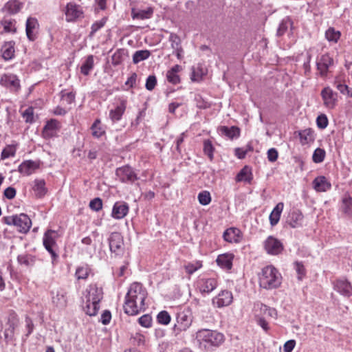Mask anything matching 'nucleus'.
<instances>
[{"mask_svg":"<svg viewBox=\"0 0 352 352\" xmlns=\"http://www.w3.org/2000/svg\"><path fill=\"white\" fill-rule=\"evenodd\" d=\"M146 294L141 284L133 283L126 296L124 305V312L128 315H136L142 309H144V300Z\"/></svg>","mask_w":352,"mask_h":352,"instance_id":"obj_1","label":"nucleus"},{"mask_svg":"<svg viewBox=\"0 0 352 352\" xmlns=\"http://www.w3.org/2000/svg\"><path fill=\"white\" fill-rule=\"evenodd\" d=\"M195 338L199 344L206 349L219 346L224 341V336L222 333L207 329L199 330Z\"/></svg>","mask_w":352,"mask_h":352,"instance_id":"obj_2","label":"nucleus"},{"mask_svg":"<svg viewBox=\"0 0 352 352\" xmlns=\"http://www.w3.org/2000/svg\"><path fill=\"white\" fill-rule=\"evenodd\" d=\"M281 283V276L273 266L264 267L259 274V285L266 289L278 287Z\"/></svg>","mask_w":352,"mask_h":352,"instance_id":"obj_3","label":"nucleus"},{"mask_svg":"<svg viewBox=\"0 0 352 352\" xmlns=\"http://www.w3.org/2000/svg\"><path fill=\"white\" fill-rule=\"evenodd\" d=\"M86 305L84 307L85 313L90 316H96L99 309V302L102 298V289L96 285H90L87 289Z\"/></svg>","mask_w":352,"mask_h":352,"instance_id":"obj_4","label":"nucleus"},{"mask_svg":"<svg viewBox=\"0 0 352 352\" xmlns=\"http://www.w3.org/2000/svg\"><path fill=\"white\" fill-rule=\"evenodd\" d=\"M3 220L4 223L7 225L16 226L18 231L22 233H27L32 226L31 219L24 213L19 215L5 217Z\"/></svg>","mask_w":352,"mask_h":352,"instance_id":"obj_5","label":"nucleus"},{"mask_svg":"<svg viewBox=\"0 0 352 352\" xmlns=\"http://www.w3.org/2000/svg\"><path fill=\"white\" fill-rule=\"evenodd\" d=\"M192 317L189 311H183L177 316V323L175 330L178 331H186L192 324Z\"/></svg>","mask_w":352,"mask_h":352,"instance_id":"obj_6","label":"nucleus"},{"mask_svg":"<svg viewBox=\"0 0 352 352\" xmlns=\"http://www.w3.org/2000/svg\"><path fill=\"white\" fill-rule=\"evenodd\" d=\"M264 248L267 254L277 255L284 249L283 244L277 239L270 236L264 241Z\"/></svg>","mask_w":352,"mask_h":352,"instance_id":"obj_7","label":"nucleus"},{"mask_svg":"<svg viewBox=\"0 0 352 352\" xmlns=\"http://www.w3.org/2000/svg\"><path fill=\"white\" fill-rule=\"evenodd\" d=\"M0 84L14 92L18 91L21 87L19 79L12 74H3L0 79Z\"/></svg>","mask_w":352,"mask_h":352,"instance_id":"obj_8","label":"nucleus"},{"mask_svg":"<svg viewBox=\"0 0 352 352\" xmlns=\"http://www.w3.org/2000/svg\"><path fill=\"white\" fill-rule=\"evenodd\" d=\"M66 21L73 22L82 17L83 12L81 7L73 2L68 3L65 11Z\"/></svg>","mask_w":352,"mask_h":352,"instance_id":"obj_9","label":"nucleus"},{"mask_svg":"<svg viewBox=\"0 0 352 352\" xmlns=\"http://www.w3.org/2000/svg\"><path fill=\"white\" fill-rule=\"evenodd\" d=\"M116 175L122 182L133 183L138 179L137 175L129 166L117 168Z\"/></svg>","mask_w":352,"mask_h":352,"instance_id":"obj_10","label":"nucleus"},{"mask_svg":"<svg viewBox=\"0 0 352 352\" xmlns=\"http://www.w3.org/2000/svg\"><path fill=\"white\" fill-rule=\"evenodd\" d=\"M57 237V232L52 230H48L43 236V245L45 249L50 253L53 258H56L57 257V254L53 250V246L56 245V239Z\"/></svg>","mask_w":352,"mask_h":352,"instance_id":"obj_11","label":"nucleus"},{"mask_svg":"<svg viewBox=\"0 0 352 352\" xmlns=\"http://www.w3.org/2000/svg\"><path fill=\"white\" fill-rule=\"evenodd\" d=\"M109 248L111 252L116 255L120 254L123 250V238L119 232H113L109 238Z\"/></svg>","mask_w":352,"mask_h":352,"instance_id":"obj_12","label":"nucleus"},{"mask_svg":"<svg viewBox=\"0 0 352 352\" xmlns=\"http://www.w3.org/2000/svg\"><path fill=\"white\" fill-rule=\"evenodd\" d=\"M334 289L346 297L352 295V285L346 279H338L333 283Z\"/></svg>","mask_w":352,"mask_h":352,"instance_id":"obj_13","label":"nucleus"},{"mask_svg":"<svg viewBox=\"0 0 352 352\" xmlns=\"http://www.w3.org/2000/svg\"><path fill=\"white\" fill-rule=\"evenodd\" d=\"M321 96L324 101V105L333 109L337 102V94L334 92L330 87H324L321 91Z\"/></svg>","mask_w":352,"mask_h":352,"instance_id":"obj_14","label":"nucleus"},{"mask_svg":"<svg viewBox=\"0 0 352 352\" xmlns=\"http://www.w3.org/2000/svg\"><path fill=\"white\" fill-rule=\"evenodd\" d=\"M52 302L58 308L63 309L67 306V292L65 289L60 288L53 292Z\"/></svg>","mask_w":352,"mask_h":352,"instance_id":"obj_15","label":"nucleus"},{"mask_svg":"<svg viewBox=\"0 0 352 352\" xmlns=\"http://www.w3.org/2000/svg\"><path fill=\"white\" fill-rule=\"evenodd\" d=\"M333 63V58L329 54L322 55L320 59L317 60V69L320 72L321 76H326L329 68Z\"/></svg>","mask_w":352,"mask_h":352,"instance_id":"obj_16","label":"nucleus"},{"mask_svg":"<svg viewBox=\"0 0 352 352\" xmlns=\"http://www.w3.org/2000/svg\"><path fill=\"white\" fill-rule=\"evenodd\" d=\"M303 219L304 217L301 211L294 209L288 216L287 224L293 228H300L302 226Z\"/></svg>","mask_w":352,"mask_h":352,"instance_id":"obj_17","label":"nucleus"},{"mask_svg":"<svg viewBox=\"0 0 352 352\" xmlns=\"http://www.w3.org/2000/svg\"><path fill=\"white\" fill-rule=\"evenodd\" d=\"M38 28V23L36 19L29 17L26 21V35L30 41H34L36 38V30Z\"/></svg>","mask_w":352,"mask_h":352,"instance_id":"obj_18","label":"nucleus"},{"mask_svg":"<svg viewBox=\"0 0 352 352\" xmlns=\"http://www.w3.org/2000/svg\"><path fill=\"white\" fill-rule=\"evenodd\" d=\"M232 301V295L230 292L222 291L217 296H216L212 302L216 304L218 307H222L229 305Z\"/></svg>","mask_w":352,"mask_h":352,"instance_id":"obj_19","label":"nucleus"},{"mask_svg":"<svg viewBox=\"0 0 352 352\" xmlns=\"http://www.w3.org/2000/svg\"><path fill=\"white\" fill-rule=\"evenodd\" d=\"M129 212L128 204L125 202H116L112 210V217L117 219L124 218Z\"/></svg>","mask_w":352,"mask_h":352,"instance_id":"obj_20","label":"nucleus"},{"mask_svg":"<svg viewBox=\"0 0 352 352\" xmlns=\"http://www.w3.org/2000/svg\"><path fill=\"white\" fill-rule=\"evenodd\" d=\"M39 168V162L26 160L19 166L18 170L24 175H30Z\"/></svg>","mask_w":352,"mask_h":352,"instance_id":"obj_21","label":"nucleus"},{"mask_svg":"<svg viewBox=\"0 0 352 352\" xmlns=\"http://www.w3.org/2000/svg\"><path fill=\"white\" fill-rule=\"evenodd\" d=\"M223 237L229 243H239L241 239V231L235 228H228L223 232Z\"/></svg>","mask_w":352,"mask_h":352,"instance_id":"obj_22","label":"nucleus"},{"mask_svg":"<svg viewBox=\"0 0 352 352\" xmlns=\"http://www.w3.org/2000/svg\"><path fill=\"white\" fill-rule=\"evenodd\" d=\"M199 284L202 293H210L217 286V282L214 278H202L199 280Z\"/></svg>","mask_w":352,"mask_h":352,"instance_id":"obj_23","label":"nucleus"},{"mask_svg":"<svg viewBox=\"0 0 352 352\" xmlns=\"http://www.w3.org/2000/svg\"><path fill=\"white\" fill-rule=\"evenodd\" d=\"M234 256L232 254L226 253L219 255L217 258V264L223 269L230 270L232 266V260Z\"/></svg>","mask_w":352,"mask_h":352,"instance_id":"obj_24","label":"nucleus"},{"mask_svg":"<svg viewBox=\"0 0 352 352\" xmlns=\"http://www.w3.org/2000/svg\"><path fill=\"white\" fill-rule=\"evenodd\" d=\"M14 43L12 41L5 43L1 47L2 57L6 60L12 59L14 56Z\"/></svg>","mask_w":352,"mask_h":352,"instance_id":"obj_25","label":"nucleus"},{"mask_svg":"<svg viewBox=\"0 0 352 352\" xmlns=\"http://www.w3.org/2000/svg\"><path fill=\"white\" fill-rule=\"evenodd\" d=\"M255 311H257L258 309L260 311V314L263 316H270L273 318H276L277 311L275 309L268 307L262 303H257L254 306Z\"/></svg>","mask_w":352,"mask_h":352,"instance_id":"obj_26","label":"nucleus"},{"mask_svg":"<svg viewBox=\"0 0 352 352\" xmlns=\"http://www.w3.org/2000/svg\"><path fill=\"white\" fill-rule=\"evenodd\" d=\"M153 13V10L151 8H148L146 10H135L134 8L131 10V16L133 19H150Z\"/></svg>","mask_w":352,"mask_h":352,"instance_id":"obj_27","label":"nucleus"},{"mask_svg":"<svg viewBox=\"0 0 352 352\" xmlns=\"http://www.w3.org/2000/svg\"><path fill=\"white\" fill-rule=\"evenodd\" d=\"M284 204L278 203L270 214V221L272 226L276 225L280 219V214L283 210Z\"/></svg>","mask_w":352,"mask_h":352,"instance_id":"obj_28","label":"nucleus"},{"mask_svg":"<svg viewBox=\"0 0 352 352\" xmlns=\"http://www.w3.org/2000/svg\"><path fill=\"white\" fill-rule=\"evenodd\" d=\"M33 190L36 197L38 198L43 197L47 192L44 179H36Z\"/></svg>","mask_w":352,"mask_h":352,"instance_id":"obj_29","label":"nucleus"},{"mask_svg":"<svg viewBox=\"0 0 352 352\" xmlns=\"http://www.w3.org/2000/svg\"><path fill=\"white\" fill-rule=\"evenodd\" d=\"M313 184L317 191H326L331 186L324 176L316 177L314 180Z\"/></svg>","mask_w":352,"mask_h":352,"instance_id":"obj_30","label":"nucleus"},{"mask_svg":"<svg viewBox=\"0 0 352 352\" xmlns=\"http://www.w3.org/2000/svg\"><path fill=\"white\" fill-rule=\"evenodd\" d=\"M341 210L347 217H352V198L350 196H346L342 199Z\"/></svg>","mask_w":352,"mask_h":352,"instance_id":"obj_31","label":"nucleus"},{"mask_svg":"<svg viewBox=\"0 0 352 352\" xmlns=\"http://www.w3.org/2000/svg\"><path fill=\"white\" fill-rule=\"evenodd\" d=\"M252 173L251 170L248 166L243 168L236 175L237 182H245L250 183L252 180Z\"/></svg>","mask_w":352,"mask_h":352,"instance_id":"obj_32","label":"nucleus"},{"mask_svg":"<svg viewBox=\"0 0 352 352\" xmlns=\"http://www.w3.org/2000/svg\"><path fill=\"white\" fill-rule=\"evenodd\" d=\"M125 108L126 107L124 103L122 102V104L118 106L115 109L111 110L109 113L111 119L113 121L119 120L121 118L122 114L124 113Z\"/></svg>","mask_w":352,"mask_h":352,"instance_id":"obj_33","label":"nucleus"},{"mask_svg":"<svg viewBox=\"0 0 352 352\" xmlns=\"http://www.w3.org/2000/svg\"><path fill=\"white\" fill-rule=\"evenodd\" d=\"M1 25L3 27V30L5 32H12L14 33L16 31V28L15 27V21L12 19H3L0 22Z\"/></svg>","mask_w":352,"mask_h":352,"instance_id":"obj_34","label":"nucleus"},{"mask_svg":"<svg viewBox=\"0 0 352 352\" xmlns=\"http://www.w3.org/2000/svg\"><path fill=\"white\" fill-rule=\"evenodd\" d=\"M94 67V56L92 55H89L87 56L85 63L82 65L80 67V71L82 74L87 76L89 74L90 71Z\"/></svg>","mask_w":352,"mask_h":352,"instance_id":"obj_35","label":"nucleus"},{"mask_svg":"<svg viewBox=\"0 0 352 352\" xmlns=\"http://www.w3.org/2000/svg\"><path fill=\"white\" fill-rule=\"evenodd\" d=\"M21 8V4L16 0L8 1L4 6L5 10L10 14L18 12Z\"/></svg>","mask_w":352,"mask_h":352,"instance_id":"obj_36","label":"nucleus"},{"mask_svg":"<svg viewBox=\"0 0 352 352\" xmlns=\"http://www.w3.org/2000/svg\"><path fill=\"white\" fill-rule=\"evenodd\" d=\"M150 55V51L146 50L136 51L133 56V61L135 64H137L140 61L147 59Z\"/></svg>","mask_w":352,"mask_h":352,"instance_id":"obj_37","label":"nucleus"},{"mask_svg":"<svg viewBox=\"0 0 352 352\" xmlns=\"http://www.w3.org/2000/svg\"><path fill=\"white\" fill-rule=\"evenodd\" d=\"M17 261L19 264L24 265L26 267L32 266L34 263V256L25 254L19 255Z\"/></svg>","mask_w":352,"mask_h":352,"instance_id":"obj_38","label":"nucleus"},{"mask_svg":"<svg viewBox=\"0 0 352 352\" xmlns=\"http://www.w3.org/2000/svg\"><path fill=\"white\" fill-rule=\"evenodd\" d=\"M214 151V148L212 144V142L210 140H206L204 141V153L206 155L210 161H212L214 158L213 153Z\"/></svg>","mask_w":352,"mask_h":352,"instance_id":"obj_39","label":"nucleus"},{"mask_svg":"<svg viewBox=\"0 0 352 352\" xmlns=\"http://www.w3.org/2000/svg\"><path fill=\"white\" fill-rule=\"evenodd\" d=\"M325 36L328 41L336 43L340 38V32L339 31H336L332 28H330L326 31Z\"/></svg>","mask_w":352,"mask_h":352,"instance_id":"obj_40","label":"nucleus"},{"mask_svg":"<svg viewBox=\"0 0 352 352\" xmlns=\"http://www.w3.org/2000/svg\"><path fill=\"white\" fill-rule=\"evenodd\" d=\"M325 157V151L324 149L318 148H316L313 154L312 159L315 163L322 162Z\"/></svg>","mask_w":352,"mask_h":352,"instance_id":"obj_41","label":"nucleus"},{"mask_svg":"<svg viewBox=\"0 0 352 352\" xmlns=\"http://www.w3.org/2000/svg\"><path fill=\"white\" fill-rule=\"evenodd\" d=\"M294 267L298 274V279L302 280L305 276L306 270L302 262L296 261L294 263Z\"/></svg>","mask_w":352,"mask_h":352,"instance_id":"obj_42","label":"nucleus"},{"mask_svg":"<svg viewBox=\"0 0 352 352\" xmlns=\"http://www.w3.org/2000/svg\"><path fill=\"white\" fill-rule=\"evenodd\" d=\"M89 273V268L87 266L79 267L76 271V276L78 279H86Z\"/></svg>","mask_w":352,"mask_h":352,"instance_id":"obj_43","label":"nucleus"},{"mask_svg":"<svg viewBox=\"0 0 352 352\" xmlns=\"http://www.w3.org/2000/svg\"><path fill=\"white\" fill-rule=\"evenodd\" d=\"M198 199L201 205L206 206L211 201L210 194L208 191H203L198 195Z\"/></svg>","mask_w":352,"mask_h":352,"instance_id":"obj_44","label":"nucleus"},{"mask_svg":"<svg viewBox=\"0 0 352 352\" xmlns=\"http://www.w3.org/2000/svg\"><path fill=\"white\" fill-rule=\"evenodd\" d=\"M169 41L171 43V47L173 50H178L182 47L181 39L176 34L171 33L169 36Z\"/></svg>","mask_w":352,"mask_h":352,"instance_id":"obj_45","label":"nucleus"},{"mask_svg":"<svg viewBox=\"0 0 352 352\" xmlns=\"http://www.w3.org/2000/svg\"><path fill=\"white\" fill-rule=\"evenodd\" d=\"M60 97L63 101H65L69 104L75 100V94L72 91L66 92L65 90H62L60 91Z\"/></svg>","mask_w":352,"mask_h":352,"instance_id":"obj_46","label":"nucleus"},{"mask_svg":"<svg viewBox=\"0 0 352 352\" xmlns=\"http://www.w3.org/2000/svg\"><path fill=\"white\" fill-rule=\"evenodd\" d=\"M16 152V148L13 145L7 146L1 152V159L4 160L9 157L14 156Z\"/></svg>","mask_w":352,"mask_h":352,"instance_id":"obj_47","label":"nucleus"},{"mask_svg":"<svg viewBox=\"0 0 352 352\" xmlns=\"http://www.w3.org/2000/svg\"><path fill=\"white\" fill-rule=\"evenodd\" d=\"M157 320L160 324H168L170 321V316L167 311H162L157 315Z\"/></svg>","mask_w":352,"mask_h":352,"instance_id":"obj_48","label":"nucleus"},{"mask_svg":"<svg viewBox=\"0 0 352 352\" xmlns=\"http://www.w3.org/2000/svg\"><path fill=\"white\" fill-rule=\"evenodd\" d=\"M59 129V122L54 119L47 121L45 126L43 128V132L49 130H58Z\"/></svg>","mask_w":352,"mask_h":352,"instance_id":"obj_49","label":"nucleus"},{"mask_svg":"<svg viewBox=\"0 0 352 352\" xmlns=\"http://www.w3.org/2000/svg\"><path fill=\"white\" fill-rule=\"evenodd\" d=\"M157 85V78L155 76L151 75L146 78L145 87L148 91H152Z\"/></svg>","mask_w":352,"mask_h":352,"instance_id":"obj_50","label":"nucleus"},{"mask_svg":"<svg viewBox=\"0 0 352 352\" xmlns=\"http://www.w3.org/2000/svg\"><path fill=\"white\" fill-rule=\"evenodd\" d=\"M89 207L94 211H99L102 207V201L101 199L95 198L92 199L89 203Z\"/></svg>","mask_w":352,"mask_h":352,"instance_id":"obj_51","label":"nucleus"},{"mask_svg":"<svg viewBox=\"0 0 352 352\" xmlns=\"http://www.w3.org/2000/svg\"><path fill=\"white\" fill-rule=\"evenodd\" d=\"M317 126L320 129H324L328 124V120L325 115L318 116L316 119Z\"/></svg>","mask_w":352,"mask_h":352,"instance_id":"obj_52","label":"nucleus"},{"mask_svg":"<svg viewBox=\"0 0 352 352\" xmlns=\"http://www.w3.org/2000/svg\"><path fill=\"white\" fill-rule=\"evenodd\" d=\"M166 78L169 82L174 85L179 83L180 81L179 77L177 75V74L170 70L167 72Z\"/></svg>","mask_w":352,"mask_h":352,"instance_id":"obj_53","label":"nucleus"},{"mask_svg":"<svg viewBox=\"0 0 352 352\" xmlns=\"http://www.w3.org/2000/svg\"><path fill=\"white\" fill-rule=\"evenodd\" d=\"M23 118L27 122H32L34 120V109L32 107H28L22 113Z\"/></svg>","mask_w":352,"mask_h":352,"instance_id":"obj_54","label":"nucleus"},{"mask_svg":"<svg viewBox=\"0 0 352 352\" xmlns=\"http://www.w3.org/2000/svg\"><path fill=\"white\" fill-rule=\"evenodd\" d=\"M139 323L144 327H149L151 325L152 318L148 314L142 316L138 319Z\"/></svg>","mask_w":352,"mask_h":352,"instance_id":"obj_55","label":"nucleus"},{"mask_svg":"<svg viewBox=\"0 0 352 352\" xmlns=\"http://www.w3.org/2000/svg\"><path fill=\"white\" fill-rule=\"evenodd\" d=\"M105 23L106 19H102L101 20L95 22L91 25V31L90 34L93 35L94 34H95L98 30H100L104 25Z\"/></svg>","mask_w":352,"mask_h":352,"instance_id":"obj_56","label":"nucleus"},{"mask_svg":"<svg viewBox=\"0 0 352 352\" xmlns=\"http://www.w3.org/2000/svg\"><path fill=\"white\" fill-rule=\"evenodd\" d=\"M16 195V190L12 187H8L4 190V196L9 199H13Z\"/></svg>","mask_w":352,"mask_h":352,"instance_id":"obj_57","label":"nucleus"},{"mask_svg":"<svg viewBox=\"0 0 352 352\" xmlns=\"http://www.w3.org/2000/svg\"><path fill=\"white\" fill-rule=\"evenodd\" d=\"M267 158L270 162H275L278 158V152L275 148H270L267 151Z\"/></svg>","mask_w":352,"mask_h":352,"instance_id":"obj_58","label":"nucleus"},{"mask_svg":"<svg viewBox=\"0 0 352 352\" xmlns=\"http://www.w3.org/2000/svg\"><path fill=\"white\" fill-rule=\"evenodd\" d=\"M25 323H26V329H27V333L26 337H28L32 332L34 329V324L32 321V320L29 317L25 318Z\"/></svg>","mask_w":352,"mask_h":352,"instance_id":"obj_59","label":"nucleus"},{"mask_svg":"<svg viewBox=\"0 0 352 352\" xmlns=\"http://www.w3.org/2000/svg\"><path fill=\"white\" fill-rule=\"evenodd\" d=\"M336 88L342 93V94H349V87L344 84H342L341 82H336Z\"/></svg>","mask_w":352,"mask_h":352,"instance_id":"obj_60","label":"nucleus"},{"mask_svg":"<svg viewBox=\"0 0 352 352\" xmlns=\"http://www.w3.org/2000/svg\"><path fill=\"white\" fill-rule=\"evenodd\" d=\"M111 318V312L108 310H105L102 314V322L104 324L109 323Z\"/></svg>","mask_w":352,"mask_h":352,"instance_id":"obj_61","label":"nucleus"},{"mask_svg":"<svg viewBox=\"0 0 352 352\" xmlns=\"http://www.w3.org/2000/svg\"><path fill=\"white\" fill-rule=\"evenodd\" d=\"M137 77L138 76L136 73H133L126 81L125 85L130 87H133L135 85Z\"/></svg>","mask_w":352,"mask_h":352,"instance_id":"obj_62","label":"nucleus"},{"mask_svg":"<svg viewBox=\"0 0 352 352\" xmlns=\"http://www.w3.org/2000/svg\"><path fill=\"white\" fill-rule=\"evenodd\" d=\"M201 265L197 264V265H195L193 264H188L186 266V270L187 273L189 274H192L195 271H197L199 268H200Z\"/></svg>","mask_w":352,"mask_h":352,"instance_id":"obj_63","label":"nucleus"},{"mask_svg":"<svg viewBox=\"0 0 352 352\" xmlns=\"http://www.w3.org/2000/svg\"><path fill=\"white\" fill-rule=\"evenodd\" d=\"M235 155L237 156L238 158L243 159L246 155V151H243L240 148H236L235 149Z\"/></svg>","mask_w":352,"mask_h":352,"instance_id":"obj_64","label":"nucleus"}]
</instances>
